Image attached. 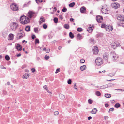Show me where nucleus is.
I'll use <instances>...</instances> for the list:
<instances>
[{
    "instance_id": "6ab92c4d",
    "label": "nucleus",
    "mask_w": 124,
    "mask_h": 124,
    "mask_svg": "<svg viewBox=\"0 0 124 124\" xmlns=\"http://www.w3.org/2000/svg\"><path fill=\"white\" fill-rule=\"evenodd\" d=\"M29 76V74L25 73L23 76V79H27L28 78Z\"/></svg>"
},
{
    "instance_id": "b1692460",
    "label": "nucleus",
    "mask_w": 124,
    "mask_h": 124,
    "mask_svg": "<svg viewBox=\"0 0 124 124\" xmlns=\"http://www.w3.org/2000/svg\"><path fill=\"white\" fill-rule=\"evenodd\" d=\"M87 31L89 33H91L92 31V27H89L87 29Z\"/></svg>"
},
{
    "instance_id": "c85d7f7f",
    "label": "nucleus",
    "mask_w": 124,
    "mask_h": 124,
    "mask_svg": "<svg viewBox=\"0 0 124 124\" xmlns=\"http://www.w3.org/2000/svg\"><path fill=\"white\" fill-rule=\"evenodd\" d=\"M58 19L57 17H55L53 19V21L55 23L58 22Z\"/></svg>"
},
{
    "instance_id": "49530a36",
    "label": "nucleus",
    "mask_w": 124,
    "mask_h": 124,
    "mask_svg": "<svg viewBox=\"0 0 124 124\" xmlns=\"http://www.w3.org/2000/svg\"><path fill=\"white\" fill-rule=\"evenodd\" d=\"M49 58V56L46 55L45 57V59L46 60H48Z\"/></svg>"
},
{
    "instance_id": "393cba45",
    "label": "nucleus",
    "mask_w": 124,
    "mask_h": 124,
    "mask_svg": "<svg viewBox=\"0 0 124 124\" xmlns=\"http://www.w3.org/2000/svg\"><path fill=\"white\" fill-rule=\"evenodd\" d=\"M77 38L79 40H81L82 39V36L80 34H78L77 35Z\"/></svg>"
},
{
    "instance_id": "2f4dec72",
    "label": "nucleus",
    "mask_w": 124,
    "mask_h": 124,
    "mask_svg": "<svg viewBox=\"0 0 124 124\" xmlns=\"http://www.w3.org/2000/svg\"><path fill=\"white\" fill-rule=\"evenodd\" d=\"M64 27L65 28L67 29H68L69 28V25L66 24L64 25Z\"/></svg>"
},
{
    "instance_id": "58836bf2",
    "label": "nucleus",
    "mask_w": 124,
    "mask_h": 124,
    "mask_svg": "<svg viewBox=\"0 0 124 124\" xmlns=\"http://www.w3.org/2000/svg\"><path fill=\"white\" fill-rule=\"evenodd\" d=\"M88 102L89 104H91L92 103L93 101L91 99H90L88 100Z\"/></svg>"
},
{
    "instance_id": "1a4fd4ad",
    "label": "nucleus",
    "mask_w": 124,
    "mask_h": 124,
    "mask_svg": "<svg viewBox=\"0 0 124 124\" xmlns=\"http://www.w3.org/2000/svg\"><path fill=\"white\" fill-rule=\"evenodd\" d=\"M102 13L105 14H108L110 10L108 8H102Z\"/></svg>"
},
{
    "instance_id": "f3484780",
    "label": "nucleus",
    "mask_w": 124,
    "mask_h": 124,
    "mask_svg": "<svg viewBox=\"0 0 124 124\" xmlns=\"http://www.w3.org/2000/svg\"><path fill=\"white\" fill-rule=\"evenodd\" d=\"M27 17H26V16L24 15L22 16H21L20 18V19L21 22V21H23V20L25 19L26 20L27 18Z\"/></svg>"
},
{
    "instance_id": "a19ab883",
    "label": "nucleus",
    "mask_w": 124,
    "mask_h": 124,
    "mask_svg": "<svg viewBox=\"0 0 124 124\" xmlns=\"http://www.w3.org/2000/svg\"><path fill=\"white\" fill-rule=\"evenodd\" d=\"M47 25L45 24H44L43 25V28L45 29H46L47 28Z\"/></svg>"
},
{
    "instance_id": "e433bc0d",
    "label": "nucleus",
    "mask_w": 124,
    "mask_h": 124,
    "mask_svg": "<svg viewBox=\"0 0 124 124\" xmlns=\"http://www.w3.org/2000/svg\"><path fill=\"white\" fill-rule=\"evenodd\" d=\"M82 29L81 28H78L77 29V31L78 32H81L82 31Z\"/></svg>"
},
{
    "instance_id": "680f3d73",
    "label": "nucleus",
    "mask_w": 124,
    "mask_h": 124,
    "mask_svg": "<svg viewBox=\"0 0 124 124\" xmlns=\"http://www.w3.org/2000/svg\"><path fill=\"white\" fill-rule=\"evenodd\" d=\"M105 106L106 107H108L109 106V104L108 103L105 104Z\"/></svg>"
},
{
    "instance_id": "7c9ffc66",
    "label": "nucleus",
    "mask_w": 124,
    "mask_h": 124,
    "mask_svg": "<svg viewBox=\"0 0 124 124\" xmlns=\"http://www.w3.org/2000/svg\"><path fill=\"white\" fill-rule=\"evenodd\" d=\"M75 4V2H72L69 4V6L70 7H73Z\"/></svg>"
},
{
    "instance_id": "c03bdc74",
    "label": "nucleus",
    "mask_w": 124,
    "mask_h": 124,
    "mask_svg": "<svg viewBox=\"0 0 124 124\" xmlns=\"http://www.w3.org/2000/svg\"><path fill=\"white\" fill-rule=\"evenodd\" d=\"M40 20H41L43 22H45V19H44V18L42 17H41L40 18Z\"/></svg>"
},
{
    "instance_id": "a18cd8bd",
    "label": "nucleus",
    "mask_w": 124,
    "mask_h": 124,
    "mask_svg": "<svg viewBox=\"0 0 124 124\" xmlns=\"http://www.w3.org/2000/svg\"><path fill=\"white\" fill-rule=\"evenodd\" d=\"M108 75L109 76L112 77L115 75V74L113 73H111L109 74Z\"/></svg>"
},
{
    "instance_id": "7ed1b4c3",
    "label": "nucleus",
    "mask_w": 124,
    "mask_h": 124,
    "mask_svg": "<svg viewBox=\"0 0 124 124\" xmlns=\"http://www.w3.org/2000/svg\"><path fill=\"white\" fill-rule=\"evenodd\" d=\"M10 8L14 11H17L18 10V7L17 4L15 3H13L11 5Z\"/></svg>"
},
{
    "instance_id": "f704fd0d",
    "label": "nucleus",
    "mask_w": 124,
    "mask_h": 124,
    "mask_svg": "<svg viewBox=\"0 0 124 124\" xmlns=\"http://www.w3.org/2000/svg\"><path fill=\"white\" fill-rule=\"evenodd\" d=\"M29 15L32 16V15L34 14L33 12L32 11L29 12L28 13Z\"/></svg>"
},
{
    "instance_id": "ddd939ff",
    "label": "nucleus",
    "mask_w": 124,
    "mask_h": 124,
    "mask_svg": "<svg viewBox=\"0 0 124 124\" xmlns=\"http://www.w3.org/2000/svg\"><path fill=\"white\" fill-rule=\"evenodd\" d=\"M86 8L84 6H83L80 8V10L81 13H83L86 12Z\"/></svg>"
},
{
    "instance_id": "9b49d317",
    "label": "nucleus",
    "mask_w": 124,
    "mask_h": 124,
    "mask_svg": "<svg viewBox=\"0 0 124 124\" xmlns=\"http://www.w3.org/2000/svg\"><path fill=\"white\" fill-rule=\"evenodd\" d=\"M117 19L120 21H124V16L123 15H119L117 17Z\"/></svg>"
},
{
    "instance_id": "0e129e2a",
    "label": "nucleus",
    "mask_w": 124,
    "mask_h": 124,
    "mask_svg": "<svg viewBox=\"0 0 124 124\" xmlns=\"http://www.w3.org/2000/svg\"><path fill=\"white\" fill-rule=\"evenodd\" d=\"M57 10L56 8V7H54V8L53 11H56Z\"/></svg>"
},
{
    "instance_id": "79ce46f5",
    "label": "nucleus",
    "mask_w": 124,
    "mask_h": 124,
    "mask_svg": "<svg viewBox=\"0 0 124 124\" xmlns=\"http://www.w3.org/2000/svg\"><path fill=\"white\" fill-rule=\"evenodd\" d=\"M72 81L71 79H69L67 81V83L68 84H70L71 83Z\"/></svg>"
},
{
    "instance_id": "2eb2a0df",
    "label": "nucleus",
    "mask_w": 124,
    "mask_h": 124,
    "mask_svg": "<svg viewBox=\"0 0 124 124\" xmlns=\"http://www.w3.org/2000/svg\"><path fill=\"white\" fill-rule=\"evenodd\" d=\"M97 111V109L96 108L93 109L91 111V113L92 114H96Z\"/></svg>"
},
{
    "instance_id": "052dcab7",
    "label": "nucleus",
    "mask_w": 124,
    "mask_h": 124,
    "mask_svg": "<svg viewBox=\"0 0 124 124\" xmlns=\"http://www.w3.org/2000/svg\"><path fill=\"white\" fill-rule=\"evenodd\" d=\"M3 93L4 94H6L7 93L4 90L3 91Z\"/></svg>"
},
{
    "instance_id": "412c9836",
    "label": "nucleus",
    "mask_w": 124,
    "mask_h": 124,
    "mask_svg": "<svg viewBox=\"0 0 124 124\" xmlns=\"http://www.w3.org/2000/svg\"><path fill=\"white\" fill-rule=\"evenodd\" d=\"M69 35V37L72 39L74 37L73 34L71 32H70Z\"/></svg>"
},
{
    "instance_id": "603ef678",
    "label": "nucleus",
    "mask_w": 124,
    "mask_h": 124,
    "mask_svg": "<svg viewBox=\"0 0 124 124\" xmlns=\"http://www.w3.org/2000/svg\"><path fill=\"white\" fill-rule=\"evenodd\" d=\"M105 25V24H104L103 23H102L101 27L102 28H104L105 27H106Z\"/></svg>"
},
{
    "instance_id": "4be33fe9",
    "label": "nucleus",
    "mask_w": 124,
    "mask_h": 124,
    "mask_svg": "<svg viewBox=\"0 0 124 124\" xmlns=\"http://www.w3.org/2000/svg\"><path fill=\"white\" fill-rule=\"evenodd\" d=\"M25 30L27 32H29L30 30V27L29 26H26L25 28Z\"/></svg>"
},
{
    "instance_id": "3c124183",
    "label": "nucleus",
    "mask_w": 124,
    "mask_h": 124,
    "mask_svg": "<svg viewBox=\"0 0 124 124\" xmlns=\"http://www.w3.org/2000/svg\"><path fill=\"white\" fill-rule=\"evenodd\" d=\"M114 110V109L113 108H110L108 111V112L109 113L110 111H113Z\"/></svg>"
},
{
    "instance_id": "e2e57ef3",
    "label": "nucleus",
    "mask_w": 124,
    "mask_h": 124,
    "mask_svg": "<svg viewBox=\"0 0 124 124\" xmlns=\"http://www.w3.org/2000/svg\"><path fill=\"white\" fill-rule=\"evenodd\" d=\"M108 118V117L107 116H104V119L105 120H107Z\"/></svg>"
},
{
    "instance_id": "423d86ee",
    "label": "nucleus",
    "mask_w": 124,
    "mask_h": 124,
    "mask_svg": "<svg viewBox=\"0 0 124 124\" xmlns=\"http://www.w3.org/2000/svg\"><path fill=\"white\" fill-rule=\"evenodd\" d=\"M103 17L101 16L98 15L96 16V20L98 23L101 22L103 20Z\"/></svg>"
},
{
    "instance_id": "39448f33",
    "label": "nucleus",
    "mask_w": 124,
    "mask_h": 124,
    "mask_svg": "<svg viewBox=\"0 0 124 124\" xmlns=\"http://www.w3.org/2000/svg\"><path fill=\"white\" fill-rule=\"evenodd\" d=\"M29 22V19L28 17H27L26 20H24L23 21H21L20 22L21 23L23 24H27Z\"/></svg>"
},
{
    "instance_id": "20e7f679",
    "label": "nucleus",
    "mask_w": 124,
    "mask_h": 124,
    "mask_svg": "<svg viewBox=\"0 0 124 124\" xmlns=\"http://www.w3.org/2000/svg\"><path fill=\"white\" fill-rule=\"evenodd\" d=\"M111 6L112 8L117 9L120 7V5L118 3H113L112 4Z\"/></svg>"
},
{
    "instance_id": "473e14b6",
    "label": "nucleus",
    "mask_w": 124,
    "mask_h": 124,
    "mask_svg": "<svg viewBox=\"0 0 124 124\" xmlns=\"http://www.w3.org/2000/svg\"><path fill=\"white\" fill-rule=\"evenodd\" d=\"M18 36L19 37V38H21L23 36V34L22 33H19L18 34Z\"/></svg>"
},
{
    "instance_id": "ea45409f",
    "label": "nucleus",
    "mask_w": 124,
    "mask_h": 124,
    "mask_svg": "<svg viewBox=\"0 0 124 124\" xmlns=\"http://www.w3.org/2000/svg\"><path fill=\"white\" fill-rule=\"evenodd\" d=\"M39 40L38 39H36L35 40V44L37 43L39 44Z\"/></svg>"
},
{
    "instance_id": "774afa93",
    "label": "nucleus",
    "mask_w": 124,
    "mask_h": 124,
    "mask_svg": "<svg viewBox=\"0 0 124 124\" xmlns=\"http://www.w3.org/2000/svg\"><path fill=\"white\" fill-rule=\"evenodd\" d=\"M70 21H74V19L73 18H71L70 19Z\"/></svg>"
},
{
    "instance_id": "dca6fc26",
    "label": "nucleus",
    "mask_w": 124,
    "mask_h": 124,
    "mask_svg": "<svg viewBox=\"0 0 124 124\" xmlns=\"http://www.w3.org/2000/svg\"><path fill=\"white\" fill-rule=\"evenodd\" d=\"M9 40H12L13 39L14 35L12 34H10L9 35Z\"/></svg>"
},
{
    "instance_id": "8fccbe9b",
    "label": "nucleus",
    "mask_w": 124,
    "mask_h": 124,
    "mask_svg": "<svg viewBox=\"0 0 124 124\" xmlns=\"http://www.w3.org/2000/svg\"><path fill=\"white\" fill-rule=\"evenodd\" d=\"M60 69L59 68L57 69L56 70V71L55 72V73H57L58 72H59L60 71Z\"/></svg>"
},
{
    "instance_id": "f257e3e1",
    "label": "nucleus",
    "mask_w": 124,
    "mask_h": 124,
    "mask_svg": "<svg viewBox=\"0 0 124 124\" xmlns=\"http://www.w3.org/2000/svg\"><path fill=\"white\" fill-rule=\"evenodd\" d=\"M18 26V23L16 22H14L12 23L10 25V29L12 30L15 31Z\"/></svg>"
},
{
    "instance_id": "69168bd1",
    "label": "nucleus",
    "mask_w": 124,
    "mask_h": 124,
    "mask_svg": "<svg viewBox=\"0 0 124 124\" xmlns=\"http://www.w3.org/2000/svg\"><path fill=\"white\" fill-rule=\"evenodd\" d=\"M107 8V7H105V6H102V7L101 8V9H102V8Z\"/></svg>"
},
{
    "instance_id": "0eeeda50",
    "label": "nucleus",
    "mask_w": 124,
    "mask_h": 124,
    "mask_svg": "<svg viewBox=\"0 0 124 124\" xmlns=\"http://www.w3.org/2000/svg\"><path fill=\"white\" fill-rule=\"evenodd\" d=\"M111 55L113 60H116L118 58L116 54L114 51L111 52Z\"/></svg>"
},
{
    "instance_id": "13d9d810",
    "label": "nucleus",
    "mask_w": 124,
    "mask_h": 124,
    "mask_svg": "<svg viewBox=\"0 0 124 124\" xmlns=\"http://www.w3.org/2000/svg\"><path fill=\"white\" fill-rule=\"evenodd\" d=\"M59 18L61 19L62 20L63 19V18L62 17V15H60L59 16Z\"/></svg>"
},
{
    "instance_id": "4c0bfd02",
    "label": "nucleus",
    "mask_w": 124,
    "mask_h": 124,
    "mask_svg": "<svg viewBox=\"0 0 124 124\" xmlns=\"http://www.w3.org/2000/svg\"><path fill=\"white\" fill-rule=\"evenodd\" d=\"M74 88L75 89H77L78 87L76 85V83H74Z\"/></svg>"
},
{
    "instance_id": "72a5a7b5",
    "label": "nucleus",
    "mask_w": 124,
    "mask_h": 124,
    "mask_svg": "<svg viewBox=\"0 0 124 124\" xmlns=\"http://www.w3.org/2000/svg\"><path fill=\"white\" fill-rule=\"evenodd\" d=\"M5 59L7 61L9 60L10 59L9 57L7 55H6L5 56Z\"/></svg>"
},
{
    "instance_id": "bb28decb",
    "label": "nucleus",
    "mask_w": 124,
    "mask_h": 124,
    "mask_svg": "<svg viewBox=\"0 0 124 124\" xmlns=\"http://www.w3.org/2000/svg\"><path fill=\"white\" fill-rule=\"evenodd\" d=\"M95 94L98 96H100L101 95V93L99 91H96L95 93Z\"/></svg>"
},
{
    "instance_id": "9d476101",
    "label": "nucleus",
    "mask_w": 124,
    "mask_h": 124,
    "mask_svg": "<svg viewBox=\"0 0 124 124\" xmlns=\"http://www.w3.org/2000/svg\"><path fill=\"white\" fill-rule=\"evenodd\" d=\"M106 30L108 31H112L113 29L112 27L110 25H107L105 28Z\"/></svg>"
},
{
    "instance_id": "09e8293b",
    "label": "nucleus",
    "mask_w": 124,
    "mask_h": 124,
    "mask_svg": "<svg viewBox=\"0 0 124 124\" xmlns=\"http://www.w3.org/2000/svg\"><path fill=\"white\" fill-rule=\"evenodd\" d=\"M67 9L66 8H63L62 10V11L64 12H65L66 11Z\"/></svg>"
},
{
    "instance_id": "338daca9",
    "label": "nucleus",
    "mask_w": 124,
    "mask_h": 124,
    "mask_svg": "<svg viewBox=\"0 0 124 124\" xmlns=\"http://www.w3.org/2000/svg\"><path fill=\"white\" fill-rule=\"evenodd\" d=\"M21 54L20 53H19L17 55V57H19L21 56Z\"/></svg>"
},
{
    "instance_id": "864d4df0",
    "label": "nucleus",
    "mask_w": 124,
    "mask_h": 124,
    "mask_svg": "<svg viewBox=\"0 0 124 124\" xmlns=\"http://www.w3.org/2000/svg\"><path fill=\"white\" fill-rule=\"evenodd\" d=\"M36 37V36L34 35H33L31 36L32 38L33 39H34Z\"/></svg>"
},
{
    "instance_id": "bf43d9fd",
    "label": "nucleus",
    "mask_w": 124,
    "mask_h": 124,
    "mask_svg": "<svg viewBox=\"0 0 124 124\" xmlns=\"http://www.w3.org/2000/svg\"><path fill=\"white\" fill-rule=\"evenodd\" d=\"M46 52L47 53H49V52L50 49H46Z\"/></svg>"
},
{
    "instance_id": "6e6552de",
    "label": "nucleus",
    "mask_w": 124,
    "mask_h": 124,
    "mask_svg": "<svg viewBox=\"0 0 124 124\" xmlns=\"http://www.w3.org/2000/svg\"><path fill=\"white\" fill-rule=\"evenodd\" d=\"M93 53L95 54H97L99 52L98 47L97 46H95L93 47Z\"/></svg>"
},
{
    "instance_id": "de8ad7c7",
    "label": "nucleus",
    "mask_w": 124,
    "mask_h": 124,
    "mask_svg": "<svg viewBox=\"0 0 124 124\" xmlns=\"http://www.w3.org/2000/svg\"><path fill=\"white\" fill-rule=\"evenodd\" d=\"M59 113L58 111H56L54 112V114L55 115H57L59 114Z\"/></svg>"
},
{
    "instance_id": "5701e85b",
    "label": "nucleus",
    "mask_w": 124,
    "mask_h": 124,
    "mask_svg": "<svg viewBox=\"0 0 124 124\" xmlns=\"http://www.w3.org/2000/svg\"><path fill=\"white\" fill-rule=\"evenodd\" d=\"M59 97L61 99H63L65 98V96L61 94H60L59 95Z\"/></svg>"
},
{
    "instance_id": "4d7b16f0",
    "label": "nucleus",
    "mask_w": 124,
    "mask_h": 124,
    "mask_svg": "<svg viewBox=\"0 0 124 124\" xmlns=\"http://www.w3.org/2000/svg\"><path fill=\"white\" fill-rule=\"evenodd\" d=\"M103 35V34L102 33H101L99 34L98 35V37L100 36V37H102V36Z\"/></svg>"
},
{
    "instance_id": "a211bd4d",
    "label": "nucleus",
    "mask_w": 124,
    "mask_h": 124,
    "mask_svg": "<svg viewBox=\"0 0 124 124\" xmlns=\"http://www.w3.org/2000/svg\"><path fill=\"white\" fill-rule=\"evenodd\" d=\"M89 43L92 44H94L95 43V41L94 39L92 38H90V39L89 40Z\"/></svg>"
},
{
    "instance_id": "aec40b11",
    "label": "nucleus",
    "mask_w": 124,
    "mask_h": 124,
    "mask_svg": "<svg viewBox=\"0 0 124 124\" xmlns=\"http://www.w3.org/2000/svg\"><path fill=\"white\" fill-rule=\"evenodd\" d=\"M86 67L85 65H84L80 67V70L81 71H83L86 69Z\"/></svg>"
},
{
    "instance_id": "c756f323",
    "label": "nucleus",
    "mask_w": 124,
    "mask_h": 124,
    "mask_svg": "<svg viewBox=\"0 0 124 124\" xmlns=\"http://www.w3.org/2000/svg\"><path fill=\"white\" fill-rule=\"evenodd\" d=\"M108 87V86L107 85H105L100 87V88L101 89H103L105 88Z\"/></svg>"
},
{
    "instance_id": "a878e982",
    "label": "nucleus",
    "mask_w": 124,
    "mask_h": 124,
    "mask_svg": "<svg viewBox=\"0 0 124 124\" xmlns=\"http://www.w3.org/2000/svg\"><path fill=\"white\" fill-rule=\"evenodd\" d=\"M111 95L110 94H105V97L108 98H110L111 97Z\"/></svg>"
},
{
    "instance_id": "f03ea898",
    "label": "nucleus",
    "mask_w": 124,
    "mask_h": 124,
    "mask_svg": "<svg viewBox=\"0 0 124 124\" xmlns=\"http://www.w3.org/2000/svg\"><path fill=\"white\" fill-rule=\"evenodd\" d=\"M95 62L96 65L98 66H100L103 63L102 59L100 57H98L96 59Z\"/></svg>"
},
{
    "instance_id": "cd10ccee",
    "label": "nucleus",
    "mask_w": 124,
    "mask_h": 124,
    "mask_svg": "<svg viewBox=\"0 0 124 124\" xmlns=\"http://www.w3.org/2000/svg\"><path fill=\"white\" fill-rule=\"evenodd\" d=\"M120 106V104L119 103H117L115 104L114 107L116 108H118Z\"/></svg>"
},
{
    "instance_id": "f8f14e48",
    "label": "nucleus",
    "mask_w": 124,
    "mask_h": 124,
    "mask_svg": "<svg viewBox=\"0 0 124 124\" xmlns=\"http://www.w3.org/2000/svg\"><path fill=\"white\" fill-rule=\"evenodd\" d=\"M16 47L18 51H21L22 50V48L21 46L18 43L16 45Z\"/></svg>"
},
{
    "instance_id": "4468645a",
    "label": "nucleus",
    "mask_w": 124,
    "mask_h": 124,
    "mask_svg": "<svg viewBox=\"0 0 124 124\" xmlns=\"http://www.w3.org/2000/svg\"><path fill=\"white\" fill-rule=\"evenodd\" d=\"M103 57L104 59L107 60L109 57L108 54L107 53L104 54L103 55Z\"/></svg>"
},
{
    "instance_id": "5fc2aeb1",
    "label": "nucleus",
    "mask_w": 124,
    "mask_h": 124,
    "mask_svg": "<svg viewBox=\"0 0 124 124\" xmlns=\"http://www.w3.org/2000/svg\"><path fill=\"white\" fill-rule=\"evenodd\" d=\"M43 88H44V89H45L46 90H47V89H47V86L46 85H45L44 86H43Z\"/></svg>"
},
{
    "instance_id": "c9c22d12",
    "label": "nucleus",
    "mask_w": 124,
    "mask_h": 124,
    "mask_svg": "<svg viewBox=\"0 0 124 124\" xmlns=\"http://www.w3.org/2000/svg\"><path fill=\"white\" fill-rule=\"evenodd\" d=\"M34 30V32L35 33H38V30L37 28H35Z\"/></svg>"
},
{
    "instance_id": "37998d69",
    "label": "nucleus",
    "mask_w": 124,
    "mask_h": 124,
    "mask_svg": "<svg viewBox=\"0 0 124 124\" xmlns=\"http://www.w3.org/2000/svg\"><path fill=\"white\" fill-rule=\"evenodd\" d=\"M80 62L81 63H83L85 62V61L84 59H82L80 60Z\"/></svg>"
},
{
    "instance_id": "6e6d98bb",
    "label": "nucleus",
    "mask_w": 124,
    "mask_h": 124,
    "mask_svg": "<svg viewBox=\"0 0 124 124\" xmlns=\"http://www.w3.org/2000/svg\"><path fill=\"white\" fill-rule=\"evenodd\" d=\"M31 70L32 71V72H34L35 71V69L34 68H32L31 69Z\"/></svg>"
}]
</instances>
